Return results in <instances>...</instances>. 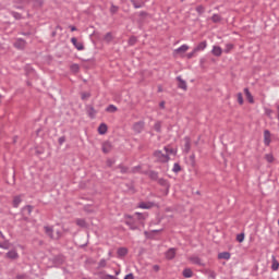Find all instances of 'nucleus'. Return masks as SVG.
<instances>
[{"instance_id": "1", "label": "nucleus", "mask_w": 279, "mask_h": 279, "mask_svg": "<svg viewBox=\"0 0 279 279\" xmlns=\"http://www.w3.org/2000/svg\"><path fill=\"white\" fill-rule=\"evenodd\" d=\"M154 157L156 158L157 162L165 163V162H169V160H170L169 155L162 153V150H156L154 153Z\"/></svg>"}, {"instance_id": "2", "label": "nucleus", "mask_w": 279, "mask_h": 279, "mask_svg": "<svg viewBox=\"0 0 279 279\" xmlns=\"http://www.w3.org/2000/svg\"><path fill=\"white\" fill-rule=\"evenodd\" d=\"M143 130H145L144 121H138L133 124V132H135V134H141V132H143Z\"/></svg>"}, {"instance_id": "3", "label": "nucleus", "mask_w": 279, "mask_h": 279, "mask_svg": "<svg viewBox=\"0 0 279 279\" xmlns=\"http://www.w3.org/2000/svg\"><path fill=\"white\" fill-rule=\"evenodd\" d=\"M44 230L50 239H60L61 236L60 231L57 232V236H53V227H44Z\"/></svg>"}, {"instance_id": "4", "label": "nucleus", "mask_w": 279, "mask_h": 279, "mask_svg": "<svg viewBox=\"0 0 279 279\" xmlns=\"http://www.w3.org/2000/svg\"><path fill=\"white\" fill-rule=\"evenodd\" d=\"M190 263L192 265H198L199 267H204V263L202 262V258H199V256L197 255H193L189 258Z\"/></svg>"}, {"instance_id": "5", "label": "nucleus", "mask_w": 279, "mask_h": 279, "mask_svg": "<svg viewBox=\"0 0 279 279\" xmlns=\"http://www.w3.org/2000/svg\"><path fill=\"white\" fill-rule=\"evenodd\" d=\"M178 88H181V90H189V85L186 84V81L182 78V76H177Z\"/></svg>"}, {"instance_id": "6", "label": "nucleus", "mask_w": 279, "mask_h": 279, "mask_svg": "<svg viewBox=\"0 0 279 279\" xmlns=\"http://www.w3.org/2000/svg\"><path fill=\"white\" fill-rule=\"evenodd\" d=\"M183 141H184L183 153L189 154L191 151V137L185 136Z\"/></svg>"}, {"instance_id": "7", "label": "nucleus", "mask_w": 279, "mask_h": 279, "mask_svg": "<svg viewBox=\"0 0 279 279\" xmlns=\"http://www.w3.org/2000/svg\"><path fill=\"white\" fill-rule=\"evenodd\" d=\"M26 46L27 41H25V39L23 38H17L14 43L15 49H25Z\"/></svg>"}, {"instance_id": "8", "label": "nucleus", "mask_w": 279, "mask_h": 279, "mask_svg": "<svg viewBox=\"0 0 279 279\" xmlns=\"http://www.w3.org/2000/svg\"><path fill=\"white\" fill-rule=\"evenodd\" d=\"M71 43H72V45H74V47H75V49H77V51H84V44L82 41H77V38L72 37Z\"/></svg>"}, {"instance_id": "9", "label": "nucleus", "mask_w": 279, "mask_h": 279, "mask_svg": "<svg viewBox=\"0 0 279 279\" xmlns=\"http://www.w3.org/2000/svg\"><path fill=\"white\" fill-rule=\"evenodd\" d=\"M264 144L266 147H269L271 145V132L269 130L264 131Z\"/></svg>"}, {"instance_id": "10", "label": "nucleus", "mask_w": 279, "mask_h": 279, "mask_svg": "<svg viewBox=\"0 0 279 279\" xmlns=\"http://www.w3.org/2000/svg\"><path fill=\"white\" fill-rule=\"evenodd\" d=\"M155 204L151 202H142L138 204V208H142L143 210H149V208H154Z\"/></svg>"}, {"instance_id": "11", "label": "nucleus", "mask_w": 279, "mask_h": 279, "mask_svg": "<svg viewBox=\"0 0 279 279\" xmlns=\"http://www.w3.org/2000/svg\"><path fill=\"white\" fill-rule=\"evenodd\" d=\"M102 151L104 154H110L112 151V143L110 142L102 143Z\"/></svg>"}, {"instance_id": "12", "label": "nucleus", "mask_w": 279, "mask_h": 279, "mask_svg": "<svg viewBox=\"0 0 279 279\" xmlns=\"http://www.w3.org/2000/svg\"><path fill=\"white\" fill-rule=\"evenodd\" d=\"M213 56H216V58H220V56L223 53V49L219 46H214L211 49Z\"/></svg>"}, {"instance_id": "13", "label": "nucleus", "mask_w": 279, "mask_h": 279, "mask_svg": "<svg viewBox=\"0 0 279 279\" xmlns=\"http://www.w3.org/2000/svg\"><path fill=\"white\" fill-rule=\"evenodd\" d=\"M166 258L168 260H173V258H175V248L172 247V248H169L167 252H166Z\"/></svg>"}, {"instance_id": "14", "label": "nucleus", "mask_w": 279, "mask_h": 279, "mask_svg": "<svg viewBox=\"0 0 279 279\" xmlns=\"http://www.w3.org/2000/svg\"><path fill=\"white\" fill-rule=\"evenodd\" d=\"M208 47V44L206 41L199 43L195 48H194V53H198V51H204Z\"/></svg>"}, {"instance_id": "15", "label": "nucleus", "mask_w": 279, "mask_h": 279, "mask_svg": "<svg viewBox=\"0 0 279 279\" xmlns=\"http://www.w3.org/2000/svg\"><path fill=\"white\" fill-rule=\"evenodd\" d=\"M271 269H272V271H278V269H279V262L276 258V255L271 256Z\"/></svg>"}, {"instance_id": "16", "label": "nucleus", "mask_w": 279, "mask_h": 279, "mask_svg": "<svg viewBox=\"0 0 279 279\" xmlns=\"http://www.w3.org/2000/svg\"><path fill=\"white\" fill-rule=\"evenodd\" d=\"M87 110V114L90 119H95L96 114H97V110H95V107L93 106H87L86 108Z\"/></svg>"}, {"instance_id": "17", "label": "nucleus", "mask_w": 279, "mask_h": 279, "mask_svg": "<svg viewBox=\"0 0 279 279\" xmlns=\"http://www.w3.org/2000/svg\"><path fill=\"white\" fill-rule=\"evenodd\" d=\"M5 256H7V258H10L11 260H16V258H19V253L16 251L12 250V251H9Z\"/></svg>"}, {"instance_id": "18", "label": "nucleus", "mask_w": 279, "mask_h": 279, "mask_svg": "<svg viewBox=\"0 0 279 279\" xmlns=\"http://www.w3.org/2000/svg\"><path fill=\"white\" fill-rule=\"evenodd\" d=\"M135 10H140V8H145V2L137 0H130Z\"/></svg>"}, {"instance_id": "19", "label": "nucleus", "mask_w": 279, "mask_h": 279, "mask_svg": "<svg viewBox=\"0 0 279 279\" xmlns=\"http://www.w3.org/2000/svg\"><path fill=\"white\" fill-rule=\"evenodd\" d=\"M244 95H246L248 104H254V96H252L248 88H244Z\"/></svg>"}, {"instance_id": "20", "label": "nucleus", "mask_w": 279, "mask_h": 279, "mask_svg": "<svg viewBox=\"0 0 279 279\" xmlns=\"http://www.w3.org/2000/svg\"><path fill=\"white\" fill-rule=\"evenodd\" d=\"M147 175L150 180H154L155 182H157L158 180V172L157 171H154V170H149L147 172Z\"/></svg>"}, {"instance_id": "21", "label": "nucleus", "mask_w": 279, "mask_h": 279, "mask_svg": "<svg viewBox=\"0 0 279 279\" xmlns=\"http://www.w3.org/2000/svg\"><path fill=\"white\" fill-rule=\"evenodd\" d=\"M189 51V45H182L174 50V53H186Z\"/></svg>"}, {"instance_id": "22", "label": "nucleus", "mask_w": 279, "mask_h": 279, "mask_svg": "<svg viewBox=\"0 0 279 279\" xmlns=\"http://www.w3.org/2000/svg\"><path fill=\"white\" fill-rule=\"evenodd\" d=\"M218 258L220 260H230V253L229 252L219 253Z\"/></svg>"}, {"instance_id": "23", "label": "nucleus", "mask_w": 279, "mask_h": 279, "mask_svg": "<svg viewBox=\"0 0 279 279\" xmlns=\"http://www.w3.org/2000/svg\"><path fill=\"white\" fill-rule=\"evenodd\" d=\"M33 210H34V207H32V205H27L24 208H22L23 215H32Z\"/></svg>"}, {"instance_id": "24", "label": "nucleus", "mask_w": 279, "mask_h": 279, "mask_svg": "<svg viewBox=\"0 0 279 279\" xmlns=\"http://www.w3.org/2000/svg\"><path fill=\"white\" fill-rule=\"evenodd\" d=\"M106 132H108V125H106V123H101L98 128V133L104 135Z\"/></svg>"}, {"instance_id": "25", "label": "nucleus", "mask_w": 279, "mask_h": 279, "mask_svg": "<svg viewBox=\"0 0 279 279\" xmlns=\"http://www.w3.org/2000/svg\"><path fill=\"white\" fill-rule=\"evenodd\" d=\"M125 223L129 226L130 230H138V226H136V223H134V220H132V219L126 220Z\"/></svg>"}, {"instance_id": "26", "label": "nucleus", "mask_w": 279, "mask_h": 279, "mask_svg": "<svg viewBox=\"0 0 279 279\" xmlns=\"http://www.w3.org/2000/svg\"><path fill=\"white\" fill-rule=\"evenodd\" d=\"M157 182L160 186H165V189H169V181H167V179L160 178L157 180Z\"/></svg>"}, {"instance_id": "27", "label": "nucleus", "mask_w": 279, "mask_h": 279, "mask_svg": "<svg viewBox=\"0 0 279 279\" xmlns=\"http://www.w3.org/2000/svg\"><path fill=\"white\" fill-rule=\"evenodd\" d=\"M183 277L184 278H193V270H191V268L183 269Z\"/></svg>"}, {"instance_id": "28", "label": "nucleus", "mask_w": 279, "mask_h": 279, "mask_svg": "<svg viewBox=\"0 0 279 279\" xmlns=\"http://www.w3.org/2000/svg\"><path fill=\"white\" fill-rule=\"evenodd\" d=\"M21 202H23V201L21 199V196H15V197L13 198V208H19Z\"/></svg>"}, {"instance_id": "29", "label": "nucleus", "mask_w": 279, "mask_h": 279, "mask_svg": "<svg viewBox=\"0 0 279 279\" xmlns=\"http://www.w3.org/2000/svg\"><path fill=\"white\" fill-rule=\"evenodd\" d=\"M163 149H165V151H166V156H169V155H171V154H173V155L177 154L175 149H173V148H171V147H169V146H165Z\"/></svg>"}, {"instance_id": "30", "label": "nucleus", "mask_w": 279, "mask_h": 279, "mask_svg": "<svg viewBox=\"0 0 279 279\" xmlns=\"http://www.w3.org/2000/svg\"><path fill=\"white\" fill-rule=\"evenodd\" d=\"M118 256H128V248L125 247L118 248Z\"/></svg>"}, {"instance_id": "31", "label": "nucleus", "mask_w": 279, "mask_h": 279, "mask_svg": "<svg viewBox=\"0 0 279 279\" xmlns=\"http://www.w3.org/2000/svg\"><path fill=\"white\" fill-rule=\"evenodd\" d=\"M173 173H180L182 171V167L180 163H174L172 168Z\"/></svg>"}, {"instance_id": "32", "label": "nucleus", "mask_w": 279, "mask_h": 279, "mask_svg": "<svg viewBox=\"0 0 279 279\" xmlns=\"http://www.w3.org/2000/svg\"><path fill=\"white\" fill-rule=\"evenodd\" d=\"M72 73H78L80 72V64L77 63H73L71 66H70Z\"/></svg>"}, {"instance_id": "33", "label": "nucleus", "mask_w": 279, "mask_h": 279, "mask_svg": "<svg viewBox=\"0 0 279 279\" xmlns=\"http://www.w3.org/2000/svg\"><path fill=\"white\" fill-rule=\"evenodd\" d=\"M11 15L13 16V19H15V21H21V19H23L21 13L16 12V11H12Z\"/></svg>"}, {"instance_id": "34", "label": "nucleus", "mask_w": 279, "mask_h": 279, "mask_svg": "<svg viewBox=\"0 0 279 279\" xmlns=\"http://www.w3.org/2000/svg\"><path fill=\"white\" fill-rule=\"evenodd\" d=\"M234 49V45L233 44H226L225 46V53H230V51Z\"/></svg>"}, {"instance_id": "35", "label": "nucleus", "mask_w": 279, "mask_h": 279, "mask_svg": "<svg viewBox=\"0 0 279 279\" xmlns=\"http://www.w3.org/2000/svg\"><path fill=\"white\" fill-rule=\"evenodd\" d=\"M118 108L117 106L114 105H109L107 108H106V112H117Z\"/></svg>"}, {"instance_id": "36", "label": "nucleus", "mask_w": 279, "mask_h": 279, "mask_svg": "<svg viewBox=\"0 0 279 279\" xmlns=\"http://www.w3.org/2000/svg\"><path fill=\"white\" fill-rule=\"evenodd\" d=\"M238 243H243L245 241V233H240L236 235Z\"/></svg>"}, {"instance_id": "37", "label": "nucleus", "mask_w": 279, "mask_h": 279, "mask_svg": "<svg viewBox=\"0 0 279 279\" xmlns=\"http://www.w3.org/2000/svg\"><path fill=\"white\" fill-rule=\"evenodd\" d=\"M76 225L80 226V228H86V220L84 219H77Z\"/></svg>"}, {"instance_id": "38", "label": "nucleus", "mask_w": 279, "mask_h": 279, "mask_svg": "<svg viewBox=\"0 0 279 279\" xmlns=\"http://www.w3.org/2000/svg\"><path fill=\"white\" fill-rule=\"evenodd\" d=\"M213 23H219L221 21V16L219 14H214L211 16Z\"/></svg>"}, {"instance_id": "39", "label": "nucleus", "mask_w": 279, "mask_h": 279, "mask_svg": "<svg viewBox=\"0 0 279 279\" xmlns=\"http://www.w3.org/2000/svg\"><path fill=\"white\" fill-rule=\"evenodd\" d=\"M1 250H10V242H0Z\"/></svg>"}, {"instance_id": "40", "label": "nucleus", "mask_w": 279, "mask_h": 279, "mask_svg": "<svg viewBox=\"0 0 279 279\" xmlns=\"http://www.w3.org/2000/svg\"><path fill=\"white\" fill-rule=\"evenodd\" d=\"M118 169H120L121 173H128L129 171V168L123 165L118 166Z\"/></svg>"}, {"instance_id": "41", "label": "nucleus", "mask_w": 279, "mask_h": 279, "mask_svg": "<svg viewBox=\"0 0 279 279\" xmlns=\"http://www.w3.org/2000/svg\"><path fill=\"white\" fill-rule=\"evenodd\" d=\"M110 12L111 14H117L119 12V7L111 4Z\"/></svg>"}, {"instance_id": "42", "label": "nucleus", "mask_w": 279, "mask_h": 279, "mask_svg": "<svg viewBox=\"0 0 279 279\" xmlns=\"http://www.w3.org/2000/svg\"><path fill=\"white\" fill-rule=\"evenodd\" d=\"M265 159L267 160V162H274V155H271V154H266V155H265Z\"/></svg>"}, {"instance_id": "43", "label": "nucleus", "mask_w": 279, "mask_h": 279, "mask_svg": "<svg viewBox=\"0 0 279 279\" xmlns=\"http://www.w3.org/2000/svg\"><path fill=\"white\" fill-rule=\"evenodd\" d=\"M238 102L240 104V106H243V94L241 93L238 94Z\"/></svg>"}, {"instance_id": "44", "label": "nucleus", "mask_w": 279, "mask_h": 279, "mask_svg": "<svg viewBox=\"0 0 279 279\" xmlns=\"http://www.w3.org/2000/svg\"><path fill=\"white\" fill-rule=\"evenodd\" d=\"M154 129H155L156 132H160V130H161L160 122L155 123Z\"/></svg>"}, {"instance_id": "45", "label": "nucleus", "mask_w": 279, "mask_h": 279, "mask_svg": "<svg viewBox=\"0 0 279 279\" xmlns=\"http://www.w3.org/2000/svg\"><path fill=\"white\" fill-rule=\"evenodd\" d=\"M195 53H197V52H195V49H193L192 52H189V53L186 54V58H187L189 60H191V58H194V57H195Z\"/></svg>"}, {"instance_id": "46", "label": "nucleus", "mask_w": 279, "mask_h": 279, "mask_svg": "<svg viewBox=\"0 0 279 279\" xmlns=\"http://www.w3.org/2000/svg\"><path fill=\"white\" fill-rule=\"evenodd\" d=\"M135 215L138 216V219H147V214L135 213Z\"/></svg>"}, {"instance_id": "47", "label": "nucleus", "mask_w": 279, "mask_h": 279, "mask_svg": "<svg viewBox=\"0 0 279 279\" xmlns=\"http://www.w3.org/2000/svg\"><path fill=\"white\" fill-rule=\"evenodd\" d=\"M106 265H107L106 259H100L98 263V267H106Z\"/></svg>"}, {"instance_id": "48", "label": "nucleus", "mask_w": 279, "mask_h": 279, "mask_svg": "<svg viewBox=\"0 0 279 279\" xmlns=\"http://www.w3.org/2000/svg\"><path fill=\"white\" fill-rule=\"evenodd\" d=\"M65 142H66V137L64 136L59 137V145H64Z\"/></svg>"}, {"instance_id": "49", "label": "nucleus", "mask_w": 279, "mask_h": 279, "mask_svg": "<svg viewBox=\"0 0 279 279\" xmlns=\"http://www.w3.org/2000/svg\"><path fill=\"white\" fill-rule=\"evenodd\" d=\"M208 277L211 279H215V278H217V274L215 271L210 270Z\"/></svg>"}, {"instance_id": "50", "label": "nucleus", "mask_w": 279, "mask_h": 279, "mask_svg": "<svg viewBox=\"0 0 279 279\" xmlns=\"http://www.w3.org/2000/svg\"><path fill=\"white\" fill-rule=\"evenodd\" d=\"M129 45H136V37H131L129 39Z\"/></svg>"}, {"instance_id": "51", "label": "nucleus", "mask_w": 279, "mask_h": 279, "mask_svg": "<svg viewBox=\"0 0 279 279\" xmlns=\"http://www.w3.org/2000/svg\"><path fill=\"white\" fill-rule=\"evenodd\" d=\"M105 279H119V278L112 275H106Z\"/></svg>"}, {"instance_id": "52", "label": "nucleus", "mask_w": 279, "mask_h": 279, "mask_svg": "<svg viewBox=\"0 0 279 279\" xmlns=\"http://www.w3.org/2000/svg\"><path fill=\"white\" fill-rule=\"evenodd\" d=\"M112 165H114V160L108 159V160H107V166H108V167H112Z\"/></svg>"}, {"instance_id": "53", "label": "nucleus", "mask_w": 279, "mask_h": 279, "mask_svg": "<svg viewBox=\"0 0 279 279\" xmlns=\"http://www.w3.org/2000/svg\"><path fill=\"white\" fill-rule=\"evenodd\" d=\"M190 160H191L192 165H195V154H192L190 156Z\"/></svg>"}, {"instance_id": "54", "label": "nucleus", "mask_w": 279, "mask_h": 279, "mask_svg": "<svg viewBox=\"0 0 279 279\" xmlns=\"http://www.w3.org/2000/svg\"><path fill=\"white\" fill-rule=\"evenodd\" d=\"M88 97H90V94L88 93L82 94V99H88Z\"/></svg>"}, {"instance_id": "55", "label": "nucleus", "mask_w": 279, "mask_h": 279, "mask_svg": "<svg viewBox=\"0 0 279 279\" xmlns=\"http://www.w3.org/2000/svg\"><path fill=\"white\" fill-rule=\"evenodd\" d=\"M144 234L146 239H151V233H149L148 231H144Z\"/></svg>"}, {"instance_id": "56", "label": "nucleus", "mask_w": 279, "mask_h": 279, "mask_svg": "<svg viewBox=\"0 0 279 279\" xmlns=\"http://www.w3.org/2000/svg\"><path fill=\"white\" fill-rule=\"evenodd\" d=\"M124 279H134V275L133 274H129L124 277Z\"/></svg>"}, {"instance_id": "57", "label": "nucleus", "mask_w": 279, "mask_h": 279, "mask_svg": "<svg viewBox=\"0 0 279 279\" xmlns=\"http://www.w3.org/2000/svg\"><path fill=\"white\" fill-rule=\"evenodd\" d=\"M16 279H27V275H20L16 277Z\"/></svg>"}, {"instance_id": "58", "label": "nucleus", "mask_w": 279, "mask_h": 279, "mask_svg": "<svg viewBox=\"0 0 279 279\" xmlns=\"http://www.w3.org/2000/svg\"><path fill=\"white\" fill-rule=\"evenodd\" d=\"M196 12H199V13L204 12V7H197Z\"/></svg>"}, {"instance_id": "59", "label": "nucleus", "mask_w": 279, "mask_h": 279, "mask_svg": "<svg viewBox=\"0 0 279 279\" xmlns=\"http://www.w3.org/2000/svg\"><path fill=\"white\" fill-rule=\"evenodd\" d=\"M140 16H147V12L141 11V12H140Z\"/></svg>"}, {"instance_id": "60", "label": "nucleus", "mask_w": 279, "mask_h": 279, "mask_svg": "<svg viewBox=\"0 0 279 279\" xmlns=\"http://www.w3.org/2000/svg\"><path fill=\"white\" fill-rule=\"evenodd\" d=\"M159 107H160L162 110H165V101H161V102L159 104Z\"/></svg>"}, {"instance_id": "61", "label": "nucleus", "mask_w": 279, "mask_h": 279, "mask_svg": "<svg viewBox=\"0 0 279 279\" xmlns=\"http://www.w3.org/2000/svg\"><path fill=\"white\" fill-rule=\"evenodd\" d=\"M70 29H71V32H77V27H75V26H70Z\"/></svg>"}, {"instance_id": "62", "label": "nucleus", "mask_w": 279, "mask_h": 279, "mask_svg": "<svg viewBox=\"0 0 279 279\" xmlns=\"http://www.w3.org/2000/svg\"><path fill=\"white\" fill-rule=\"evenodd\" d=\"M154 269H155V271H159V270H160V266L155 265V266H154Z\"/></svg>"}, {"instance_id": "63", "label": "nucleus", "mask_w": 279, "mask_h": 279, "mask_svg": "<svg viewBox=\"0 0 279 279\" xmlns=\"http://www.w3.org/2000/svg\"><path fill=\"white\" fill-rule=\"evenodd\" d=\"M1 239H5V235H3V232L0 231Z\"/></svg>"}, {"instance_id": "64", "label": "nucleus", "mask_w": 279, "mask_h": 279, "mask_svg": "<svg viewBox=\"0 0 279 279\" xmlns=\"http://www.w3.org/2000/svg\"><path fill=\"white\" fill-rule=\"evenodd\" d=\"M158 93H162V87H158Z\"/></svg>"}]
</instances>
